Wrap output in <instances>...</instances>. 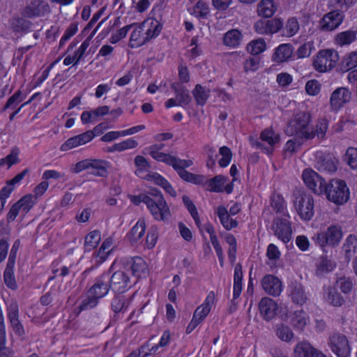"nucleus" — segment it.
Masks as SVG:
<instances>
[{
	"instance_id": "obj_1",
	"label": "nucleus",
	"mask_w": 357,
	"mask_h": 357,
	"mask_svg": "<svg viewBox=\"0 0 357 357\" xmlns=\"http://www.w3.org/2000/svg\"><path fill=\"white\" fill-rule=\"evenodd\" d=\"M162 148V146L153 145L149 147V153L155 160L172 166L183 180L195 184H199L204 181L202 176L196 175L185 170V168L193 164L191 159L183 160L169 153L161 152L160 150Z\"/></svg>"
},
{
	"instance_id": "obj_2",
	"label": "nucleus",
	"mask_w": 357,
	"mask_h": 357,
	"mask_svg": "<svg viewBox=\"0 0 357 357\" xmlns=\"http://www.w3.org/2000/svg\"><path fill=\"white\" fill-rule=\"evenodd\" d=\"M135 164L137 167L135 174L137 176L160 186L172 197L176 196V190L166 178L156 172L147 173L149 164L144 157L137 155L135 158Z\"/></svg>"
},
{
	"instance_id": "obj_3",
	"label": "nucleus",
	"mask_w": 357,
	"mask_h": 357,
	"mask_svg": "<svg viewBox=\"0 0 357 357\" xmlns=\"http://www.w3.org/2000/svg\"><path fill=\"white\" fill-rule=\"evenodd\" d=\"M109 290L108 276L102 275L87 291L79 307V310H86L94 307L97 305L99 299L107 295Z\"/></svg>"
},
{
	"instance_id": "obj_4",
	"label": "nucleus",
	"mask_w": 357,
	"mask_h": 357,
	"mask_svg": "<svg viewBox=\"0 0 357 357\" xmlns=\"http://www.w3.org/2000/svg\"><path fill=\"white\" fill-rule=\"evenodd\" d=\"M310 121L311 115L308 112H297L294 114L289 121L286 128V133L307 139H312V135L309 132L308 127Z\"/></svg>"
},
{
	"instance_id": "obj_5",
	"label": "nucleus",
	"mask_w": 357,
	"mask_h": 357,
	"mask_svg": "<svg viewBox=\"0 0 357 357\" xmlns=\"http://www.w3.org/2000/svg\"><path fill=\"white\" fill-rule=\"evenodd\" d=\"M110 271H113L110 278V287L114 292L123 293L131 287L132 282L124 263L114 261Z\"/></svg>"
},
{
	"instance_id": "obj_6",
	"label": "nucleus",
	"mask_w": 357,
	"mask_h": 357,
	"mask_svg": "<svg viewBox=\"0 0 357 357\" xmlns=\"http://www.w3.org/2000/svg\"><path fill=\"white\" fill-rule=\"evenodd\" d=\"M324 194L327 199L335 205H343L350 197V190L345 181L340 179H333L325 185Z\"/></svg>"
},
{
	"instance_id": "obj_7",
	"label": "nucleus",
	"mask_w": 357,
	"mask_h": 357,
	"mask_svg": "<svg viewBox=\"0 0 357 357\" xmlns=\"http://www.w3.org/2000/svg\"><path fill=\"white\" fill-rule=\"evenodd\" d=\"M293 207L296 214L303 221H310L314 215V199L305 192L294 195Z\"/></svg>"
},
{
	"instance_id": "obj_8",
	"label": "nucleus",
	"mask_w": 357,
	"mask_h": 357,
	"mask_svg": "<svg viewBox=\"0 0 357 357\" xmlns=\"http://www.w3.org/2000/svg\"><path fill=\"white\" fill-rule=\"evenodd\" d=\"M340 56L333 49H323L312 58V67L318 73H324L330 72L337 64Z\"/></svg>"
},
{
	"instance_id": "obj_9",
	"label": "nucleus",
	"mask_w": 357,
	"mask_h": 357,
	"mask_svg": "<svg viewBox=\"0 0 357 357\" xmlns=\"http://www.w3.org/2000/svg\"><path fill=\"white\" fill-rule=\"evenodd\" d=\"M284 26V20L282 17H275L270 19L260 18L253 25L255 31L262 36H273L280 33Z\"/></svg>"
},
{
	"instance_id": "obj_10",
	"label": "nucleus",
	"mask_w": 357,
	"mask_h": 357,
	"mask_svg": "<svg viewBox=\"0 0 357 357\" xmlns=\"http://www.w3.org/2000/svg\"><path fill=\"white\" fill-rule=\"evenodd\" d=\"M342 236V228L338 225H331L325 230L317 233L314 239L321 247L336 246L341 241Z\"/></svg>"
},
{
	"instance_id": "obj_11",
	"label": "nucleus",
	"mask_w": 357,
	"mask_h": 357,
	"mask_svg": "<svg viewBox=\"0 0 357 357\" xmlns=\"http://www.w3.org/2000/svg\"><path fill=\"white\" fill-rule=\"evenodd\" d=\"M146 207L153 218L157 221L167 222L172 216L171 210L163 197L154 199H146Z\"/></svg>"
},
{
	"instance_id": "obj_12",
	"label": "nucleus",
	"mask_w": 357,
	"mask_h": 357,
	"mask_svg": "<svg viewBox=\"0 0 357 357\" xmlns=\"http://www.w3.org/2000/svg\"><path fill=\"white\" fill-rule=\"evenodd\" d=\"M302 180L305 186L317 195H323L325 190L326 181L315 171L307 168L303 171Z\"/></svg>"
},
{
	"instance_id": "obj_13",
	"label": "nucleus",
	"mask_w": 357,
	"mask_h": 357,
	"mask_svg": "<svg viewBox=\"0 0 357 357\" xmlns=\"http://www.w3.org/2000/svg\"><path fill=\"white\" fill-rule=\"evenodd\" d=\"M328 347L337 357H349L351 349L347 337L340 333L329 337Z\"/></svg>"
},
{
	"instance_id": "obj_14",
	"label": "nucleus",
	"mask_w": 357,
	"mask_h": 357,
	"mask_svg": "<svg viewBox=\"0 0 357 357\" xmlns=\"http://www.w3.org/2000/svg\"><path fill=\"white\" fill-rule=\"evenodd\" d=\"M344 19V13L340 10L330 11L319 21V28L322 31H333L337 29Z\"/></svg>"
},
{
	"instance_id": "obj_15",
	"label": "nucleus",
	"mask_w": 357,
	"mask_h": 357,
	"mask_svg": "<svg viewBox=\"0 0 357 357\" xmlns=\"http://www.w3.org/2000/svg\"><path fill=\"white\" fill-rule=\"evenodd\" d=\"M100 125L96 126L93 130H88L80 135L67 139L60 147L61 151H67L91 142L95 137V132L100 130Z\"/></svg>"
},
{
	"instance_id": "obj_16",
	"label": "nucleus",
	"mask_w": 357,
	"mask_h": 357,
	"mask_svg": "<svg viewBox=\"0 0 357 357\" xmlns=\"http://www.w3.org/2000/svg\"><path fill=\"white\" fill-rule=\"evenodd\" d=\"M295 49L291 43H281L273 50L272 62L280 65L294 59Z\"/></svg>"
},
{
	"instance_id": "obj_17",
	"label": "nucleus",
	"mask_w": 357,
	"mask_h": 357,
	"mask_svg": "<svg viewBox=\"0 0 357 357\" xmlns=\"http://www.w3.org/2000/svg\"><path fill=\"white\" fill-rule=\"evenodd\" d=\"M51 11L46 0H31L22 10V15L26 17H43Z\"/></svg>"
},
{
	"instance_id": "obj_18",
	"label": "nucleus",
	"mask_w": 357,
	"mask_h": 357,
	"mask_svg": "<svg viewBox=\"0 0 357 357\" xmlns=\"http://www.w3.org/2000/svg\"><path fill=\"white\" fill-rule=\"evenodd\" d=\"M351 99V92L344 86L334 90L330 97V107L332 111L338 112Z\"/></svg>"
},
{
	"instance_id": "obj_19",
	"label": "nucleus",
	"mask_w": 357,
	"mask_h": 357,
	"mask_svg": "<svg viewBox=\"0 0 357 357\" xmlns=\"http://www.w3.org/2000/svg\"><path fill=\"white\" fill-rule=\"evenodd\" d=\"M124 264L127 271L130 270L132 275L137 278H146L149 275L148 265L146 261L141 257H133Z\"/></svg>"
},
{
	"instance_id": "obj_20",
	"label": "nucleus",
	"mask_w": 357,
	"mask_h": 357,
	"mask_svg": "<svg viewBox=\"0 0 357 357\" xmlns=\"http://www.w3.org/2000/svg\"><path fill=\"white\" fill-rule=\"evenodd\" d=\"M289 215L281 220H277L273 225L275 235L284 243H288L291 239L292 229L289 222Z\"/></svg>"
},
{
	"instance_id": "obj_21",
	"label": "nucleus",
	"mask_w": 357,
	"mask_h": 357,
	"mask_svg": "<svg viewBox=\"0 0 357 357\" xmlns=\"http://www.w3.org/2000/svg\"><path fill=\"white\" fill-rule=\"evenodd\" d=\"M200 229L202 233H207L209 234L211 244L213 245L216 254L218 257V259L220 264V266H222L224 264V256L222 249L219 243L217 236L215 232V229L212 224L209 222H207L203 225L201 224L200 220H199V225H197Z\"/></svg>"
},
{
	"instance_id": "obj_22",
	"label": "nucleus",
	"mask_w": 357,
	"mask_h": 357,
	"mask_svg": "<svg viewBox=\"0 0 357 357\" xmlns=\"http://www.w3.org/2000/svg\"><path fill=\"white\" fill-rule=\"evenodd\" d=\"M129 26L130 31L129 45L130 47H139L148 40L142 24L134 23L129 24Z\"/></svg>"
},
{
	"instance_id": "obj_23",
	"label": "nucleus",
	"mask_w": 357,
	"mask_h": 357,
	"mask_svg": "<svg viewBox=\"0 0 357 357\" xmlns=\"http://www.w3.org/2000/svg\"><path fill=\"white\" fill-rule=\"evenodd\" d=\"M15 247L14 244L13 249L10 252L6 269L3 273V280L6 285L11 289H17V282L14 275V267L15 264V252H13V249Z\"/></svg>"
},
{
	"instance_id": "obj_24",
	"label": "nucleus",
	"mask_w": 357,
	"mask_h": 357,
	"mask_svg": "<svg viewBox=\"0 0 357 357\" xmlns=\"http://www.w3.org/2000/svg\"><path fill=\"white\" fill-rule=\"evenodd\" d=\"M264 290L268 294L278 296L282 291V282L275 276L267 275L261 280Z\"/></svg>"
},
{
	"instance_id": "obj_25",
	"label": "nucleus",
	"mask_w": 357,
	"mask_h": 357,
	"mask_svg": "<svg viewBox=\"0 0 357 357\" xmlns=\"http://www.w3.org/2000/svg\"><path fill=\"white\" fill-rule=\"evenodd\" d=\"M279 5L276 0H260L257 5V14L261 18H271L278 12Z\"/></svg>"
},
{
	"instance_id": "obj_26",
	"label": "nucleus",
	"mask_w": 357,
	"mask_h": 357,
	"mask_svg": "<svg viewBox=\"0 0 357 357\" xmlns=\"http://www.w3.org/2000/svg\"><path fill=\"white\" fill-rule=\"evenodd\" d=\"M228 178L222 175H218L211 178L208 182V188L209 190L216 192L225 191L229 194L233 190L232 183L225 185Z\"/></svg>"
},
{
	"instance_id": "obj_27",
	"label": "nucleus",
	"mask_w": 357,
	"mask_h": 357,
	"mask_svg": "<svg viewBox=\"0 0 357 357\" xmlns=\"http://www.w3.org/2000/svg\"><path fill=\"white\" fill-rule=\"evenodd\" d=\"M259 308L261 315L264 319L268 321L275 316L278 310V305L271 298H263L260 301Z\"/></svg>"
},
{
	"instance_id": "obj_28",
	"label": "nucleus",
	"mask_w": 357,
	"mask_h": 357,
	"mask_svg": "<svg viewBox=\"0 0 357 357\" xmlns=\"http://www.w3.org/2000/svg\"><path fill=\"white\" fill-rule=\"evenodd\" d=\"M109 112V107L108 106H100L92 110L83 112L80 119L83 124H88L97 121L99 117L108 114Z\"/></svg>"
},
{
	"instance_id": "obj_29",
	"label": "nucleus",
	"mask_w": 357,
	"mask_h": 357,
	"mask_svg": "<svg viewBox=\"0 0 357 357\" xmlns=\"http://www.w3.org/2000/svg\"><path fill=\"white\" fill-rule=\"evenodd\" d=\"M323 299L333 306H341L344 303L343 297L334 286H325L323 289Z\"/></svg>"
},
{
	"instance_id": "obj_30",
	"label": "nucleus",
	"mask_w": 357,
	"mask_h": 357,
	"mask_svg": "<svg viewBox=\"0 0 357 357\" xmlns=\"http://www.w3.org/2000/svg\"><path fill=\"white\" fill-rule=\"evenodd\" d=\"M243 38L242 32L237 29H232L227 31L223 36V44L229 48L238 47Z\"/></svg>"
},
{
	"instance_id": "obj_31",
	"label": "nucleus",
	"mask_w": 357,
	"mask_h": 357,
	"mask_svg": "<svg viewBox=\"0 0 357 357\" xmlns=\"http://www.w3.org/2000/svg\"><path fill=\"white\" fill-rule=\"evenodd\" d=\"M142 25L148 40L158 36L162 30V24L155 18L146 19Z\"/></svg>"
},
{
	"instance_id": "obj_32",
	"label": "nucleus",
	"mask_w": 357,
	"mask_h": 357,
	"mask_svg": "<svg viewBox=\"0 0 357 357\" xmlns=\"http://www.w3.org/2000/svg\"><path fill=\"white\" fill-rule=\"evenodd\" d=\"M114 248V242L112 237H108L103 241L97 254L95 255V260L98 264L104 262Z\"/></svg>"
},
{
	"instance_id": "obj_33",
	"label": "nucleus",
	"mask_w": 357,
	"mask_h": 357,
	"mask_svg": "<svg viewBox=\"0 0 357 357\" xmlns=\"http://www.w3.org/2000/svg\"><path fill=\"white\" fill-rule=\"evenodd\" d=\"M209 312L208 309H206L202 305L198 306L195 310L192 318L186 328V333H192L205 319Z\"/></svg>"
},
{
	"instance_id": "obj_34",
	"label": "nucleus",
	"mask_w": 357,
	"mask_h": 357,
	"mask_svg": "<svg viewBox=\"0 0 357 357\" xmlns=\"http://www.w3.org/2000/svg\"><path fill=\"white\" fill-rule=\"evenodd\" d=\"M146 231V222L144 220H139L127 234L128 241L132 243H138L144 236Z\"/></svg>"
},
{
	"instance_id": "obj_35",
	"label": "nucleus",
	"mask_w": 357,
	"mask_h": 357,
	"mask_svg": "<svg viewBox=\"0 0 357 357\" xmlns=\"http://www.w3.org/2000/svg\"><path fill=\"white\" fill-rule=\"evenodd\" d=\"M215 213L225 229L231 230L238 226V222L229 216L225 207L222 206H218L215 209Z\"/></svg>"
},
{
	"instance_id": "obj_36",
	"label": "nucleus",
	"mask_w": 357,
	"mask_h": 357,
	"mask_svg": "<svg viewBox=\"0 0 357 357\" xmlns=\"http://www.w3.org/2000/svg\"><path fill=\"white\" fill-rule=\"evenodd\" d=\"M300 29L298 20L296 17L288 18L286 22H284V26L281 30L282 37L291 38L296 36Z\"/></svg>"
},
{
	"instance_id": "obj_37",
	"label": "nucleus",
	"mask_w": 357,
	"mask_h": 357,
	"mask_svg": "<svg viewBox=\"0 0 357 357\" xmlns=\"http://www.w3.org/2000/svg\"><path fill=\"white\" fill-rule=\"evenodd\" d=\"M315 352L316 349L311 344L306 341H301L295 345L293 356L294 357H313Z\"/></svg>"
},
{
	"instance_id": "obj_38",
	"label": "nucleus",
	"mask_w": 357,
	"mask_h": 357,
	"mask_svg": "<svg viewBox=\"0 0 357 357\" xmlns=\"http://www.w3.org/2000/svg\"><path fill=\"white\" fill-rule=\"evenodd\" d=\"M110 167L109 162L102 160H91L89 172L98 176H105Z\"/></svg>"
},
{
	"instance_id": "obj_39",
	"label": "nucleus",
	"mask_w": 357,
	"mask_h": 357,
	"mask_svg": "<svg viewBox=\"0 0 357 357\" xmlns=\"http://www.w3.org/2000/svg\"><path fill=\"white\" fill-rule=\"evenodd\" d=\"M267 48V43L263 38L252 40L246 46L247 52L252 55H259L266 51Z\"/></svg>"
},
{
	"instance_id": "obj_40",
	"label": "nucleus",
	"mask_w": 357,
	"mask_h": 357,
	"mask_svg": "<svg viewBox=\"0 0 357 357\" xmlns=\"http://www.w3.org/2000/svg\"><path fill=\"white\" fill-rule=\"evenodd\" d=\"M275 335L279 340L286 343L291 342L295 337L291 328L284 324H280L276 326Z\"/></svg>"
},
{
	"instance_id": "obj_41",
	"label": "nucleus",
	"mask_w": 357,
	"mask_h": 357,
	"mask_svg": "<svg viewBox=\"0 0 357 357\" xmlns=\"http://www.w3.org/2000/svg\"><path fill=\"white\" fill-rule=\"evenodd\" d=\"M289 296L294 303L303 304L305 302L307 297L300 283H291L289 287Z\"/></svg>"
},
{
	"instance_id": "obj_42",
	"label": "nucleus",
	"mask_w": 357,
	"mask_h": 357,
	"mask_svg": "<svg viewBox=\"0 0 357 357\" xmlns=\"http://www.w3.org/2000/svg\"><path fill=\"white\" fill-rule=\"evenodd\" d=\"M132 298L125 296L115 297L112 301V308L115 313H124L130 307Z\"/></svg>"
},
{
	"instance_id": "obj_43",
	"label": "nucleus",
	"mask_w": 357,
	"mask_h": 357,
	"mask_svg": "<svg viewBox=\"0 0 357 357\" xmlns=\"http://www.w3.org/2000/svg\"><path fill=\"white\" fill-rule=\"evenodd\" d=\"M289 321L295 328L303 331L309 323V317L302 310L295 311L291 315Z\"/></svg>"
},
{
	"instance_id": "obj_44",
	"label": "nucleus",
	"mask_w": 357,
	"mask_h": 357,
	"mask_svg": "<svg viewBox=\"0 0 357 357\" xmlns=\"http://www.w3.org/2000/svg\"><path fill=\"white\" fill-rule=\"evenodd\" d=\"M356 40V33L354 31H345L337 33L334 43L337 46L349 45Z\"/></svg>"
},
{
	"instance_id": "obj_45",
	"label": "nucleus",
	"mask_w": 357,
	"mask_h": 357,
	"mask_svg": "<svg viewBox=\"0 0 357 357\" xmlns=\"http://www.w3.org/2000/svg\"><path fill=\"white\" fill-rule=\"evenodd\" d=\"M16 203L21 209V215L24 217L36 204V200L33 195L28 194L22 197Z\"/></svg>"
},
{
	"instance_id": "obj_46",
	"label": "nucleus",
	"mask_w": 357,
	"mask_h": 357,
	"mask_svg": "<svg viewBox=\"0 0 357 357\" xmlns=\"http://www.w3.org/2000/svg\"><path fill=\"white\" fill-rule=\"evenodd\" d=\"M210 8L207 2L199 0L192 8L190 13L199 18H206L210 14Z\"/></svg>"
},
{
	"instance_id": "obj_47",
	"label": "nucleus",
	"mask_w": 357,
	"mask_h": 357,
	"mask_svg": "<svg viewBox=\"0 0 357 357\" xmlns=\"http://www.w3.org/2000/svg\"><path fill=\"white\" fill-rule=\"evenodd\" d=\"M315 50L314 40H310L301 44L296 50V54L298 59H306L310 57L312 52Z\"/></svg>"
},
{
	"instance_id": "obj_48",
	"label": "nucleus",
	"mask_w": 357,
	"mask_h": 357,
	"mask_svg": "<svg viewBox=\"0 0 357 357\" xmlns=\"http://www.w3.org/2000/svg\"><path fill=\"white\" fill-rule=\"evenodd\" d=\"M192 94L197 103L204 105L210 96V90L200 84H197L192 91Z\"/></svg>"
},
{
	"instance_id": "obj_49",
	"label": "nucleus",
	"mask_w": 357,
	"mask_h": 357,
	"mask_svg": "<svg viewBox=\"0 0 357 357\" xmlns=\"http://www.w3.org/2000/svg\"><path fill=\"white\" fill-rule=\"evenodd\" d=\"M328 128V121L326 118L319 119L314 127V128L309 129V132L312 135V138L317 136L319 138H323Z\"/></svg>"
},
{
	"instance_id": "obj_50",
	"label": "nucleus",
	"mask_w": 357,
	"mask_h": 357,
	"mask_svg": "<svg viewBox=\"0 0 357 357\" xmlns=\"http://www.w3.org/2000/svg\"><path fill=\"white\" fill-rule=\"evenodd\" d=\"M261 139L268 145L273 146L280 142L279 134L275 132L271 128H266L263 130L260 135Z\"/></svg>"
},
{
	"instance_id": "obj_51",
	"label": "nucleus",
	"mask_w": 357,
	"mask_h": 357,
	"mask_svg": "<svg viewBox=\"0 0 357 357\" xmlns=\"http://www.w3.org/2000/svg\"><path fill=\"white\" fill-rule=\"evenodd\" d=\"M101 240V235L98 231H92L85 237L84 246L86 250H91L95 248Z\"/></svg>"
},
{
	"instance_id": "obj_52",
	"label": "nucleus",
	"mask_w": 357,
	"mask_h": 357,
	"mask_svg": "<svg viewBox=\"0 0 357 357\" xmlns=\"http://www.w3.org/2000/svg\"><path fill=\"white\" fill-rule=\"evenodd\" d=\"M342 68L348 71L357 67V51L347 54L342 61Z\"/></svg>"
},
{
	"instance_id": "obj_53",
	"label": "nucleus",
	"mask_w": 357,
	"mask_h": 357,
	"mask_svg": "<svg viewBox=\"0 0 357 357\" xmlns=\"http://www.w3.org/2000/svg\"><path fill=\"white\" fill-rule=\"evenodd\" d=\"M344 160L351 169H357V148H348L344 155Z\"/></svg>"
},
{
	"instance_id": "obj_54",
	"label": "nucleus",
	"mask_w": 357,
	"mask_h": 357,
	"mask_svg": "<svg viewBox=\"0 0 357 357\" xmlns=\"http://www.w3.org/2000/svg\"><path fill=\"white\" fill-rule=\"evenodd\" d=\"M19 153L20 150L17 148H14L12 149L10 153L5 158H1L0 160V166L6 165L8 168L10 167L12 165L17 164L19 162Z\"/></svg>"
},
{
	"instance_id": "obj_55",
	"label": "nucleus",
	"mask_w": 357,
	"mask_h": 357,
	"mask_svg": "<svg viewBox=\"0 0 357 357\" xmlns=\"http://www.w3.org/2000/svg\"><path fill=\"white\" fill-rule=\"evenodd\" d=\"M354 283L350 278L341 277L337 280L334 287L339 288L341 291L347 294H349L353 289Z\"/></svg>"
},
{
	"instance_id": "obj_56",
	"label": "nucleus",
	"mask_w": 357,
	"mask_h": 357,
	"mask_svg": "<svg viewBox=\"0 0 357 357\" xmlns=\"http://www.w3.org/2000/svg\"><path fill=\"white\" fill-rule=\"evenodd\" d=\"M172 88L175 91L176 98L178 102V105H186L190 103V102L191 100V98H190V96L188 90H186L184 88L178 89L176 88V84H175V83L172 84Z\"/></svg>"
},
{
	"instance_id": "obj_57",
	"label": "nucleus",
	"mask_w": 357,
	"mask_h": 357,
	"mask_svg": "<svg viewBox=\"0 0 357 357\" xmlns=\"http://www.w3.org/2000/svg\"><path fill=\"white\" fill-rule=\"evenodd\" d=\"M219 154L221 156L218 161L220 167H227L231 162L232 158V153L231 150L227 146H222L219 149Z\"/></svg>"
},
{
	"instance_id": "obj_58",
	"label": "nucleus",
	"mask_w": 357,
	"mask_h": 357,
	"mask_svg": "<svg viewBox=\"0 0 357 357\" xmlns=\"http://www.w3.org/2000/svg\"><path fill=\"white\" fill-rule=\"evenodd\" d=\"M138 146V142L134 138H128L122 142L114 144V150L118 152L133 149Z\"/></svg>"
},
{
	"instance_id": "obj_59",
	"label": "nucleus",
	"mask_w": 357,
	"mask_h": 357,
	"mask_svg": "<svg viewBox=\"0 0 357 357\" xmlns=\"http://www.w3.org/2000/svg\"><path fill=\"white\" fill-rule=\"evenodd\" d=\"M321 89V84L317 79L308 80L305 85V91L306 93L310 96H317Z\"/></svg>"
},
{
	"instance_id": "obj_60",
	"label": "nucleus",
	"mask_w": 357,
	"mask_h": 357,
	"mask_svg": "<svg viewBox=\"0 0 357 357\" xmlns=\"http://www.w3.org/2000/svg\"><path fill=\"white\" fill-rule=\"evenodd\" d=\"M271 206L278 213L285 214L287 213V204L284 198L280 195H273L271 198Z\"/></svg>"
},
{
	"instance_id": "obj_61",
	"label": "nucleus",
	"mask_w": 357,
	"mask_h": 357,
	"mask_svg": "<svg viewBox=\"0 0 357 357\" xmlns=\"http://www.w3.org/2000/svg\"><path fill=\"white\" fill-rule=\"evenodd\" d=\"M335 266V264L331 260L323 259L317 266L316 274L322 276L325 273L332 271Z\"/></svg>"
},
{
	"instance_id": "obj_62",
	"label": "nucleus",
	"mask_w": 357,
	"mask_h": 357,
	"mask_svg": "<svg viewBox=\"0 0 357 357\" xmlns=\"http://www.w3.org/2000/svg\"><path fill=\"white\" fill-rule=\"evenodd\" d=\"M344 249L347 255L354 254L357 249V238L356 236L350 234L347 236L344 244Z\"/></svg>"
},
{
	"instance_id": "obj_63",
	"label": "nucleus",
	"mask_w": 357,
	"mask_h": 357,
	"mask_svg": "<svg viewBox=\"0 0 357 357\" xmlns=\"http://www.w3.org/2000/svg\"><path fill=\"white\" fill-rule=\"evenodd\" d=\"M12 28L15 31H23L30 28V22L22 17H14L10 22Z\"/></svg>"
},
{
	"instance_id": "obj_64",
	"label": "nucleus",
	"mask_w": 357,
	"mask_h": 357,
	"mask_svg": "<svg viewBox=\"0 0 357 357\" xmlns=\"http://www.w3.org/2000/svg\"><path fill=\"white\" fill-rule=\"evenodd\" d=\"M130 31L129 24L126 25L116 31L113 32L109 38V42L112 44H116L123 38H126L128 31Z\"/></svg>"
}]
</instances>
